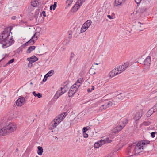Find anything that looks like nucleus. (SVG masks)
I'll return each instance as SVG.
<instances>
[{"instance_id": "43", "label": "nucleus", "mask_w": 157, "mask_h": 157, "mask_svg": "<svg viewBox=\"0 0 157 157\" xmlns=\"http://www.w3.org/2000/svg\"><path fill=\"white\" fill-rule=\"evenodd\" d=\"M138 23L139 24H140V26L141 28H142V29H139V30L140 31H141L143 30V29H145L144 26V24H141L140 22H139Z\"/></svg>"}, {"instance_id": "45", "label": "nucleus", "mask_w": 157, "mask_h": 157, "mask_svg": "<svg viewBox=\"0 0 157 157\" xmlns=\"http://www.w3.org/2000/svg\"><path fill=\"white\" fill-rule=\"evenodd\" d=\"M124 65V68H125L126 69L127 68H128L130 66V63L128 62H126L125 63H124V65Z\"/></svg>"}, {"instance_id": "15", "label": "nucleus", "mask_w": 157, "mask_h": 157, "mask_svg": "<svg viewBox=\"0 0 157 157\" xmlns=\"http://www.w3.org/2000/svg\"><path fill=\"white\" fill-rule=\"evenodd\" d=\"M67 114V112H64L58 115L57 117L60 121L61 122L65 118V117Z\"/></svg>"}, {"instance_id": "64", "label": "nucleus", "mask_w": 157, "mask_h": 157, "mask_svg": "<svg viewBox=\"0 0 157 157\" xmlns=\"http://www.w3.org/2000/svg\"><path fill=\"white\" fill-rule=\"evenodd\" d=\"M107 17L109 19H113L112 16L110 15H107Z\"/></svg>"}, {"instance_id": "18", "label": "nucleus", "mask_w": 157, "mask_h": 157, "mask_svg": "<svg viewBox=\"0 0 157 157\" xmlns=\"http://www.w3.org/2000/svg\"><path fill=\"white\" fill-rule=\"evenodd\" d=\"M113 102L111 101H107L104 104H103L100 108L101 107H103V108H108L109 107H110L113 105Z\"/></svg>"}, {"instance_id": "40", "label": "nucleus", "mask_w": 157, "mask_h": 157, "mask_svg": "<svg viewBox=\"0 0 157 157\" xmlns=\"http://www.w3.org/2000/svg\"><path fill=\"white\" fill-rule=\"evenodd\" d=\"M53 121L56 122V123H57L58 124H59L61 122L58 119V118L57 117H56L53 120Z\"/></svg>"}, {"instance_id": "17", "label": "nucleus", "mask_w": 157, "mask_h": 157, "mask_svg": "<svg viewBox=\"0 0 157 157\" xmlns=\"http://www.w3.org/2000/svg\"><path fill=\"white\" fill-rule=\"evenodd\" d=\"M78 2H76V4H75L74 6L72 7L71 9V11L73 13H75L76 12L80 7V5L79 4H77Z\"/></svg>"}, {"instance_id": "31", "label": "nucleus", "mask_w": 157, "mask_h": 157, "mask_svg": "<svg viewBox=\"0 0 157 157\" xmlns=\"http://www.w3.org/2000/svg\"><path fill=\"white\" fill-rule=\"evenodd\" d=\"M39 8L38 7V8L36 9L35 12V14L34 15V17L35 18H37L39 14Z\"/></svg>"}, {"instance_id": "56", "label": "nucleus", "mask_w": 157, "mask_h": 157, "mask_svg": "<svg viewBox=\"0 0 157 157\" xmlns=\"http://www.w3.org/2000/svg\"><path fill=\"white\" fill-rule=\"evenodd\" d=\"M83 136L84 138H86L88 137V135L86 133V132H83Z\"/></svg>"}, {"instance_id": "24", "label": "nucleus", "mask_w": 157, "mask_h": 157, "mask_svg": "<svg viewBox=\"0 0 157 157\" xmlns=\"http://www.w3.org/2000/svg\"><path fill=\"white\" fill-rule=\"evenodd\" d=\"M34 118L32 117V116H29V117H27L26 119V122L29 124L32 123L34 121Z\"/></svg>"}, {"instance_id": "63", "label": "nucleus", "mask_w": 157, "mask_h": 157, "mask_svg": "<svg viewBox=\"0 0 157 157\" xmlns=\"http://www.w3.org/2000/svg\"><path fill=\"white\" fill-rule=\"evenodd\" d=\"M155 133L154 132H152L151 133V136L152 138H154L155 137Z\"/></svg>"}, {"instance_id": "32", "label": "nucleus", "mask_w": 157, "mask_h": 157, "mask_svg": "<svg viewBox=\"0 0 157 157\" xmlns=\"http://www.w3.org/2000/svg\"><path fill=\"white\" fill-rule=\"evenodd\" d=\"M91 21L90 20H87L85 22V26L88 28L91 25Z\"/></svg>"}, {"instance_id": "42", "label": "nucleus", "mask_w": 157, "mask_h": 157, "mask_svg": "<svg viewBox=\"0 0 157 157\" xmlns=\"http://www.w3.org/2000/svg\"><path fill=\"white\" fill-rule=\"evenodd\" d=\"M40 32H41V33H44L46 31V28L44 27L43 28H40Z\"/></svg>"}, {"instance_id": "21", "label": "nucleus", "mask_w": 157, "mask_h": 157, "mask_svg": "<svg viewBox=\"0 0 157 157\" xmlns=\"http://www.w3.org/2000/svg\"><path fill=\"white\" fill-rule=\"evenodd\" d=\"M116 69V71L118 72L119 74L121 73L123 71H124L125 70L124 67V65H122V66H119L117 67Z\"/></svg>"}, {"instance_id": "5", "label": "nucleus", "mask_w": 157, "mask_h": 157, "mask_svg": "<svg viewBox=\"0 0 157 157\" xmlns=\"http://www.w3.org/2000/svg\"><path fill=\"white\" fill-rule=\"evenodd\" d=\"M134 142L130 144L126 149V152L127 155H129L130 153H132L134 155H135V150H134L135 146H134Z\"/></svg>"}, {"instance_id": "19", "label": "nucleus", "mask_w": 157, "mask_h": 157, "mask_svg": "<svg viewBox=\"0 0 157 157\" xmlns=\"http://www.w3.org/2000/svg\"><path fill=\"white\" fill-rule=\"evenodd\" d=\"M151 58L149 56H147L144 61V64L145 65L149 66L151 64Z\"/></svg>"}, {"instance_id": "62", "label": "nucleus", "mask_w": 157, "mask_h": 157, "mask_svg": "<svg viewBox=\"0 0 157 157\" xmlns=\"http://www.w3.org/2000/svg\"><path fill=\"white\" fill-rule=\"evenodd\" d=\"M87 130H88V129H87V127H84L83 128V132H86Z\"/></svg>"}, {"instance_id": "33", "label": "nucleus", "mask_w": 157, "mask_h": 157, "mask_svg": "<svg viewBox=\"0 0 157 157\" xmlns=\"http://www.w3.org/2000/svg\"><path fill=\"white\" fill-rule=\"evenodd\" d=\"M54 73V71L53 70H50L47 74H46L48 77L52 76Z\"/></svg>"}, {"instance_id": "44", "label": "nucleus", "mask_w": 157, "mask_h": 157, "mask_svg": "<svg viewBox=\"0 0 157 157\" xmlns=\"http://www.w3.org/2000/svg\"><path fill=\"white\" fill-rule=\"evenodd\" d=\"M49 129L50 130H52L54 129L55 127L51 123L48 126Z\"/></svg>"}, {"instance_id": "16", "label": "nucleus", "mask_w": 157, "mask_h": 157, "mask_svg": "<svg viewBox=\"0 0 157 157\" xmlns=\"http://www.w3.org/2000/svg\"><path fill=\"white\" fill-rule=\"evenodd\" d=\"M122 129V128L120 127L119 125H118L112 130V133L114 134H116L118 133Z\"/></svg>"}, {"instance_id": "7", "label": "nucleus", "mask_w": 157, "mask_h": 157, "mask_svg": "<svg viewBox=\"0 0 157 157\" xmlns=\"http://www.w3.org/2000/svg\"><path fill=\"white\" fill-rule=\"evenodd\" d=\"M38 4H39L38 0H33L31 2V5L29 6L28 7V12H31V11L33 10V7H36L38 6Z\"/></svg>"}, {"instance_id": "29", "label": "nucleus", "mask_w": 157, "mask_h": 157, "mask_svg": "<svg viewBox=\"0 0 157 157\" xmlns=\"http://www.w3.org/2000/svg\"><path fill=\"white\" fill-rule=\"evenodd\" d=\"M57 6V2H54V4L51 5L50 8V10H55L56 7Z\"/></svg>"}, {"instance_id": "49", "label": "nucleus", "mask_w": 157, "mask_h": 157, "mask_svg": "<svg viewBox=\"0 0 157 157\" xmlns=\"http://www.w3.org/2000/svg\"><path fill=\"white\" fill-rule=\"evenodd\" d=\"M32 93L35 97H37L38 98H39V93L36 94L35 91H33Z\"/></svg>"}, {"instance_id": "1", "label": "nucleus", "mask_w": 157, "mask_h": 157, "mask_svg": "<svg viewBox=\"0 0 157 157\" xmlns=\"http://www.w3.org/2000/svg\"><path fill=\"white\" fill-rule=\"evenodd\" d=\"M13 27L12 26L6 28L0 35V44H2V47L6 48L14 43V41L12 36H10V33Z\"/></svg>"}, {"instance_id": "46", "label": "nucleus", "mask_w": 157, "mask_h": 157, "mask_svg": "<svg viewBox=\"0 0 157 157\" xmlns=\"http://www.w3.org/2000/svg\"><path fill=\"white\" fill-rule=\"evenodd\" d=\"M15 59L14 58H13L11 59L7 63V65H9L10 64L13 63Z\"/></svg>"}, {"instance_id": "8", "label": "nucleus", "mask_w": 157, "mask_h": 157, "mask_svg": "<svg viewBox=\"0 0 157 157\" xmlns=\"http://www.w3.org/2000/svg\"><path fill=\"white\" fill-rule=\"evenodd\" d=\"M38 33H39V32H37L35 33L31 39L27 41L28 43L29 44V45H32L34 44L35 41L37 40L38 37L36 35Z\"/></svg>"}, {"instance_id": "14", "label": "nucleus", "mask_w": 157, "mask_h": 157, "mask_svg": "<svg viewBox=\"0 0 157 157\" xmlns=\"http://www.w3.org/2000/svg\"><path fill=\"white\" fill-rule=\"evenodd\" d=\"M140 143V144L141 146L144 148V147L147 146L148 144H150V142L149 141L146 140H141L139 141Z\"/></svg>"}, {"instance_id": "39", "label": "nucleus", "mask_w": 157, "mask_h": 157, "mask_svg": "<svg viewBox=\"0 0 157 157\" xmlns=\"http://www.w3.org/2000/svg\"><path fill=\"white\" fill-rule=\"evenodd\" d=\"M60 91L59 90V91H57L58 92V94L59 95V96L60 97V96L62 95L64 93L66 92V90H61V91L60 92H59Z\"/></svg>"}, {"instance_id": "25", "label": "nucleus", "mask_w": 157, "mask_h": 157, "mask_svg": "<svg viewBox=\"0 0 157 157\" xmlns=\"http://www.w3.org/2000/svg\"><path fill=\"white\" fill-rule=\"evenodd\" d=\"M154 109H150L147 113V116L149 117L152 115L155 112Z\"/></svg>"}, {"instance_id": "41", "label": "nucleus", "mask_w": 157, "mask_h": 157, "mask_svg": "<svg viewBox=\"0 0 157 157\" xmlns=\"http://www.w3.org/2000/svg\"><path fill=\"white\" fill-rule=\"evenodd\" d=\"M68 38H69V39H68V40H67V41L66 42V44H68L70 41V40L72 38V34H71L69 33V34Z\"/></svg>"}, {"instance_id": "51", "label": "nucleus", "mask_w": 157, "mask_h": 157, "mask_svg": "<svg viewBox=\"0 0 157 157\" xmlns=\"http://www.w3.org/2000/svg\"><path fill=\"white\" fill-rule=\"evenodd\" d=\"M59 97V95L58 94V92H57L53 98H54V99H55L56 100Z\"/></svg>"}, {"instance_id": "12", "label": "nucleus", "mask_w": 157, "mask_h": 157, "mask_svg": "<svg viewBox=\"0 0 157 157\" xmlns=\"http://www.w3.org/2000/svg\"><path fill=\"white\" fill-rule=\"evenodd\" d=\"M129 122V120L127 118H124L120 122V124L119 125L120 127L122 128V129Z\"/></svg>"}, {"instance_id": "20", "label": "nucleus", "mask_w": 157, "mask_h": 157, "mask_svg": "<svg viewBox=\"0 0 157 157\" xmlns=\"http://www.w3.org/2000/svg\"><path fill=\"white\" fill-rule=\"evenodd\" d=\"M116 69L115 68L112 70L109 73V76L111 77H113L116 75L119 74L118 72H116Z\"/></svg>"}, {"instance_id": "60", "label": "nucleus", "mask_w": 157, "mask_h": 157, "mask_svg": "<svg viewBox=\"0 0 157 157\" xmlns=\"http://www.w3.org/2000/svg\"><path fill=\"white\" fill-rule=\"evenodd\" d=\"M142 0H135V2L137 4L140 3Z\"/></svg>"}, {"instance_id": "3", "label": "nucleus", "mask_w": 157, "mask_h": 157, "mask_svg": "<svg viewBox=\"0 0 157 157\" xmlns=\"http://www.w3.org/2000/svg\"><path fill=\"white\" fill-rule=\"evenodd\" d=\"M134 144L133 146H135L134 150H135V155L137 154H139L140 153L143 151V148H142V146H141L139 141L134 142Z\"/></svg>"}, {"instance_id": "11", "label": "nucleus", "mask_w": 157, "mask_h": 157, "mask_svg": "<svg viewBox=\"0 0 157 157\" xmlns=\"http://www.w3.org/2000/svg\"><path fill=\"white\" fill-rule=\"evenodd\" d=\"M104 141L103 140H101L95 143L94 144V147L95 148H98L104 144Z\"/></svg>"}, {"instance_id": "2", "label": "nucleus", "mask_w": 157, "mask_h": 157, "mask_svg": "<svg viewBox=\"0 0 157 157\" xmlns=\"http://www.w3.org/2000/svg\"><path fill=\"white\" fill-rule=\"evenodd\" d=\"M16 124L14 123H10L1 129L0 130V136H5L7 134L13 132L16 129Z\"/></svg>"}, {"instance_id": "55", "label": "nucleus", "mask_w": 157, "mask_h": 157, "mask_svg": "<svg viewBox=\"0 0 157 157\" xmlns=\"http://www.w3.org/2000/svg\"><path fill=\"white\" fill-rule=\"evenodd\" d=\"M43 152V149L42 147L40 146V156L41 155Z\"/></svg>"}, {"instance_id": "27", "label": "nucleus", "mask_w": 157, "mask_h": 157, "mask_svg": "<svg viewBox=\"0 0 157 157\" xmlns=\"http://www.w3.org/2000/svg\"><path fill=\"white\" fill-rule=\"evenodd\" d=\"M118 98L119 97L115 96L112 98V100L113 101V103L114 105H116L115 103H118L120 101L118 100Z\"/></svg>"}, {"instance_id": "23", "label": "nucleus", "mask_w": 157, "mask_h": 157, "mask_svg": "<svg viewBox=\"0 0 157 157\" xmlns=\"http://www.w3.org/2000/svg\"><path fill=\"white\" fill-rule=\"evenodd\" d=\"M68 83L67 81L64 82L63 83V85H62V86H63V87H61L60 88V89L61 90H67V85Z\"/></svg>"}, {"instance_id": "53", "label": "nucleus", "mask_w": 157, "mask_h": 157, "mask_svg": "<svg viewBox=\"0 0 157 157\" xmlns=\"http://www.w3.org/2000/svg\"><path fill=\"white\" fill-rule=\"evenodd\" d=\"M42 15L44 17H46V12H45V11H43L42 12V13H41L40 14V17H41Z\"/></svg>"}, {"instance_id": "26", "label": "nucleus", "mask_w": 157, "mask_h": 157, "mask_svg": "<svg viewBox=\"0 0 157 157\" xmlns=\"http://www.w3.org/2000/svg\"><path fill=\"white\" fill-rule=\"evenodd\" d=\"M36 47L34 46L29 47L27 49L26 52L27 53H30L31 51L35 50Z\"/></svg>"}, {"instance_id": "47", "label": "nucleus", "mask_w": 157, "mask_h": 157, "mask_svg": "<svg viewBox=\"0 0 157 157\" xmlns=\"http://www.w3.org/2000/svg\"><path fill=\"white\" fill-rule=\"evenodd\" d=\"M122 94V93H120L118 95H117V96H116V97H119L118 98V100L120 101L121 100H122L123 98V97L121 96V95Z\"/></svg>"}, {"instance_id": "54", "label": "nucleus", "mask_w": 157, "mask_h": 157, "mask_svg": "<svg viewBox=\"0 0 157 157\" xmlns=\"http://www.w3.org/2000/svg\"><path fill=\"white\" fill-rule=\"evenodd\" d=\"M48 77L46 75H45L44 76V78L42 80V81L43 82H46L47 79L48 78Z\"/></svg>"}, {"instance_id": "58", "label": "nucleus", "mask_w": 157, "mask_h": 157, "mask_svg": "<svg viewBox=\"0 0 157 157\" xmlns=\"http://www.w3.org/2000/svg\"><path fill=\"white\" fill-rule=\"evenodd\" d=\"M79 79L80 81V84H79V85H80V86L81 85L82 83L84 82V80H83V78H80L78 79Z\"/></svg>"}, {"instance_id": "61", "label": "nucleus", "mask_w": 157, "mask_h": 157, "mask_svg": "<svg viewBox=\"0 0 157 157\" xmlns=\"http://www.w3.org/2000/svg\"><path fill=\"white\" fill-rule=\"evenodd\" d=\"M76 84H80V81L79 79H78L75 82V83L74 84L76 86Z\"/></svg>"}, {"instance_id": "38", "label": "nucleus", "mask_w": 157, "mask_h": 157, "mask_svg": "<svg viewBox=\"0 0 157 157\" xmlns=\"http://www.w3.org/2000/svg\"><path fill=\"white\" fill-rule=\"evenodd\" d=\"M23 48H24L22 46H21L16 50V52L18 54L20 52H22V49Z\"/></svg>"}, {"instance_id": "34", "label": "nucleus", "mask_w": 157, "mask_h": 157, "mask_svg": "<svg viewBox=\"0 0 157 157\" xmlns=\"http://www.w3.org/2000/svg\"><path fill=\"white\" fill-rule=\"evenodd\" d=\"M149 119H148V120H149ZM151 124V122L150 121H144L142 124L143 125H144L145 126H147L149 125H150Z\"/></svg>"}, {"instance_id": "48", "label": "nucleus", "mask_w": 157, "mask_h": 157, "mask_svg": "<svg viewBox=\"0 0 157 157\" xmlns=\"http://www.w3.org/2000/svg\"><path fill=\"white\" fill-rule=\"evenodd\" d=\"M54 126V127H56L59 124H58L56 122H55V121H53V120L52 121L51 123Z\"/></svg>"}, {"instance_id": "50", "label": "nucleus", "mask_w": 157, "mask_h": 157, "mask_svg": "<svg viewBox=\"0 0 157 157\" xmlns=\"http://www.w3.org/2000/svg\"><path fill=\"white\" fill-rule=\"evenodd\" d=\"M106 109H96L95 111H96L97 112H101L103 110H105Z\"/></svg>"}, {"instance_id": "28", "label": "nucleus", "mask_w": 157, "mask_h": 157, "mask_svg": "<svg viewBox=\"0 0 157 157\" xmlns=\"http://www.w3.org/2000/svg\"><path fill=\"white\" fill-rule=\"evenodd\" d=\"M18 113V112H15L14 113V110L13 109H12V111H11L10 115L11 117H12L13 118H14L17 117V115Z\"/></svg>"}, {"instance_id": "13", "label": "nucleus", "mask_w": 157, "mask_h": 157, "mask_svg": "<svg viewBox=\"0 0 157 157\" xmlns=\"http://www.w3.org/2000/svg\"><path fill=\"white\" fill-rule=\"evenodd\" d=\"M127 0H115L114 2V6H117L119 5L121 6L122 4H124Z\"/></svg>"}, {"instance_id": "57", "label": "nucleus", "mask_w": 157, "mask_h": 157, "mask_svg": "<svg viewBox=\"0 0 157 157\" xmlns=\"http://www.w3.org/2000/svg\"><path fill=\"white\" fill-rule=\"evenodd\" d=\"M29 45V44L28 43V42H26L24 44H23L22 46L24 48H25V47L26 46H27Z\"/></svg>"}, {"instance_id": "9", "label": "nucleus", "mask_w": 157, "mask_h": 157, "mask_svg": "<svg viewBox=\"0 0 157 157\" xmlns=\"http://www.w3.org/2000/svg\"><path fill=\"white\" fill-rule=\"evenodd\" d=\"M147 10V8L145 7H141L139 8L138 9L136 8L135 10L133 12L132 14V15L133 14H136L137 13H143L146 11Z\"/></svg>"}, {"instance_id": "4", "label": "nucleus", "mask_w": 157, "mask_h": 157, "mask_svg": "<svg viewBox=\"0 0 157 157\" xmlns=\"http://www.w3.org/2000/svg\"><path fill=\"white\" fill-rule=\"evenodd\" d=\"M80 86V85H79L78 86H76L74 84L72 85L70 87L68 93V96L69 97H72L76 92L77 91Z\"/></svg>"}, {"instance_id": "36", "label": "nucleus", "mask_w": 157, "mask_h": 157, "mask_svg": "<svg viewBox=\"0 0 157 157\" xmlns=\"http://www.w3.org/2000/svg\"><path fill=\"white\" fill-rule=\"evenodd\" d=\"M56 100L53 98L49 102L48 105H52L56 101Z\"/></svg>"}, {"instance_id": "37", "label": "nucleus", "mask_w": 157, "mask_h": 157, "mask_svg": "<svg viewBox=\"0 0 157 157\" xmlns=\"http://www.w3.org/2000/svg\"><path fill=\"white\" fill-rule=\"evenodd\" d=\"M104 144L105 143H110L112 142V140H110L109 138H106L105 140H104Z\"/></svg>"}, {"instance_id": "22", "label": "nucleus", "mask_w": 157, "mask_h": 157, "mask_svg": "<svg viewBox=\"0 0 157 157\" xmlns=\"http://www.w3.org/2000/svg\"><path fill=\"white\" fill-rule=\"evenodd\" d=\"M142 115L140 113H136L133 117V119L136 121H138L140 119Z\"/></svg>"}, {"instance_id": "6", "label": "nucleus", "mask_w": 157, "mask_h": 157, "mask_svg": "<svg viewBox=\"0 0 157 157\" xmlns=\"http://www.w3.org/2000/svg\"><path fill=\"white\" fill-rule=\"evenodd\" d=\"M27 101L25 97L20 96L19 98L16 101V104L17 105L21 106L24 104Z\"/></svg>"}, {"instance_id": "35", "label": "nucleus", "mask_w": 157, "mask_h": 157, "mask_svg": "<svg viewBox=\"0 0 157 157\" xmlns=\"http://www.w3.org/2000/svg\"><path fill=\"white\" fill-rule=\"evenodd\" d=\"M72 2L73 1L72 0H67L66 2L67 6L66 8L68 7L69 6H70L72 4Z\"/></svg>"}, {"instance_id": "59", "label": "nucleus", "mask_w": 157, "mask_h": 157, "mask_svg": "<svg viewBox=\"0 0 157 157\" xmlns=\"http://www.w3.org/2000/svg\"><path fill=\"white\" fill-rule=\"evenodd\" d=\"M85 0H80V2L78 3L81 6L82 3L85 2Z\"/></svg>"}, {"instance_id": "52", "label": "nucleus", "mask_w": 157, "mask_h": 157, "mask_svg": "<svg viewBox=\"0 0 157 157\" xmlns=\"http://www.w3.org/2000/svg\"><path fill=\"white\" fill-rule=\"evenodd\" d=\"M75 56L74 54L73 53L71 52L70 55V60L71 61L72 60V59Z\"/></svg>"}, {"instance_id": "30", "label": "nucleus", "mask_w": 157, "mask_h": 157, "mask_svg": "<svg viewBox=\"0 0 157 157\" xmlns=\"http://www.w3.org/2000/svg\"><path fill=\"white\" fill-rule=\"evenodd\" d=\"M84 24H83L81 28L80 33H83L85 32L88 29V28H86V27L84 25Z\"/></svg>"}, {"instance_id": "10", "label": "nucleus", "mask_w": 157, "mask_h": 157, "mask_svg": "<svg viewBox=\"0 0 157 157\" xmlns=\"http://www.w3.org/2000/svg\"><path fill=\"white\" fill-rule=\"evenodd\" d=\"M27 60L31 63V67H32V63L38 60V58L35 56H33L27 58Z\"/></svg>"}]
</instances>
